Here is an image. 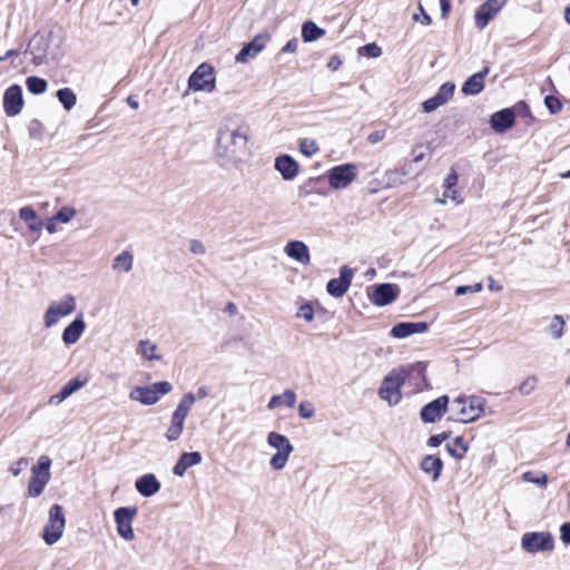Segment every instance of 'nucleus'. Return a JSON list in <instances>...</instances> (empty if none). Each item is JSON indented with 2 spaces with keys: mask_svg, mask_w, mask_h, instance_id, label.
<instances>
[{
  "mask_svg": "<svg viewBox=\"0 0 570 570\" xmlns=\"http://www.w3.org/2000/svg\"><path fill=\"white\" fill-rule=\"evenodd\" d=\"M248 127L236 120L225 119L217 129L215 155L223 167H236L249 155Z\"/></svg>",
  "mask_w": 570,
  "mask_h": 570,
  "instance_id": "1",
  "label": "nucleus"
},
{
  "mask_svg": "<svg viewBox=\"0 0 570 570\" xmlns=\"http://www.w3.org/2000/svg\"><path fill=\"white\" fill-rule=\"evenodd\" d=\"M424 371L425 367L421 363L391 371L382 382L379 396L391 406L399 404L402 399L401 387L413 381L416 390H420L421 383L424 382Z\"/></svg>",
  "mask_w": 570,
  "mask_h": 570,
  "instance_id": "2",
  "label": "nucleus"
},
{
  "mask_svg": "<svg viewBox=\"0 0 570 570\" xmlns=\"http://www.w3.org/2000/svg\"><path fill=\"white\" fill-rule=\"evenodd\" d=\"M61 41L52 31L47 35H36L29 42V52L35 65L57 61L61 57Z\"/></svg>",
  "mask_w": 570,
  "mask_h": 570,
  "instance_id": "3",
  "label": "nucleus"
},
{
  "mask_svg": "<svg viewBox=\"0 0 570 570\" xmlns=\"http://www.w3.org/2000/svg\"><path fill=\"white\" fill-rule=\"evenodd\" d=\"M485 400L480 396H459L453 400L450 419L455 422L470 423L484 413Z\"/></svg>",
  "mask_w": 570,
  "mask_h": 570,
  "instance_id": "4",
  "label": "nucleus"
},
{
  "mask_svg": "<svg viewBox=\"0 0 570 570\" xmlns=\"http://www.w3.org/2000/svg\"><path fill=\"white\" fill-rule=\"evenodd\" d=\"M51 459L48 455H41L38 463L31 468V478L28 483V494L31 498H38L42 494L46 485L50 481Z\"/></svg>",
  "mask_w": 570,
  "mask_h": 570,
  "instance_id": "5",
  "label": "nucleus"
},
{
  "mask_svg": "<svg viewBox=\"0 0 570 570\" xmlns=\"http://www.w3.org/2000/svg\"><path fill=\"white\" fill-rule=\"evenodd\" d=\"M266 441L269 446L277 451L271 458V466L277 471L283 470L286 466L289 455L294 450L288 438L277 432H269L267 434Z\"/></svg>",
  "mask_w": 570,
  "mask_h": 570,
  "instance_id": "6",
  "label": "nucleus"
},
{
  "mask_svg": "<svg viewBox=\"0 0 570 570\" xmlns=\"http://www.w3.org/2000/svg\"><path fill=\"white\" fill-rule=\"evenodd\" d=\"M75 309L76 297L71 294L65 295L59 301L51 302L43 314L45 327H53L61 318L69 316Z\"/></svg>",
  "mask_w": 570,
  "mask_h": 570,
  "instance_id": "7",
  "label": "nucleus"
},
{
  "mask_svg": "<svg viewBox=\"0 0 570 570\" xmlns=\"http://www.w3.org/2000/svg\"><path fill=\"white\" fill-rule=\"evenodd\" d=\"M171 390L173 386L167 381L146 386H135L129 393V399L145 405H153L159 401L160 396L168 394Z\"/></svg>",
  "mask_w": 570,
  "mask_h": 570,
  "instance_id": "8",
  "label": "nucleus"
},
{
  "mask_svg": "<svg viewBox=\"0 0 570 570\" xmlns=\"http://www.w3.org/2000/svg\"><path fill=\"white\" fill-rule=\"evenodd\" d=\"M66 525L63 509L59 504H53L49 510V518L45 525L42 539L48 546L57 543L62 537Z\"/></svg>",
  "mask_w": 570,
  "mask_h": 570,
  "instance_id": "9",
  "label": "nucleus"
},
{
  "mask_svg": "<svg viewBox=\"0 0 570 570\" xmlns=\"http://www.w3.org/2000/svg\"><path fill=\"white\" fill-rule=\"evenodd\" d=\"M521 548L528 553L550 552L554 549V538L550 532H525Z\"/></svg>",
  "mask_w": 570,
  "mask_h": 570,
  "instance_id": "10",
  "label": "nucleus"
},
{
  "mask_svg": "<svg viewBox=\"0 0 570 570\" xmlns=\"http://www.w3.org/2000/svg\"><path fill=\"white\" fill-rule=\"evenodd\" d=\"M188 87L194 91L213 92L216 88L214 68L206 62L200 63L190 75Z\"/></svg>",
  "mask_w": 570,
  "mask_h": 570,
  "instance_id": "11",
  "label": "nucleus"
},
{
  "mask_svg": "<svg viewBox=\"0 0 570 570\" xmlns=\"http://www.w3.org/2000/svg\"><path fill=\"white\" fill-rule=\"evenodd\" d=\"M328 184L334 189H344L357 177V167L354 164H343L328 171Z\"/></svg>",
  "mask_w": 570,
  "mask_h": 570,
  "instance_id": "12",
  "label": "nucleus"
},
{
  "mask_svg": "<svg viewBox=\"0 0 570 570\" xmlns=\"http://www.w3.org/2000/svg\"><path fill=\"white\" fill-rule=\"evenodd\" d=\"M137 513L136 507H121L114 512L117 532L126 541H131L135 538L131 522Z\"/></svg>",
  "mask_w": 570,
  "mask_h": 570,
  "instance_id": "13",
  "label": "nucleus"
},
{
  "mask_svg": "<svg viewBox=\"0 0 570 570\" xmlns=\"http://www.w3.org/2000/svg\"><path fill=\"white\" fill-rule=\"evenodd\" d=\"M24 101L19 85L8 87L3 95V109L7 116L13 117L21 112Z\"/></svg>",
  "mask_w": 570,
  "mask_h": 570,
  "instance_id": "14",
  "label": "nucleus"
},
{
  "mask_svg": "<svg viewBox=\"0 0 570 570\" xmlns=\"http://www.w3.org/2000/svg\"><path fill=\"white\" fill-rule=\"evenodd\" d=\"M449 405V396L442 395L424 405L421 410V420L424 423H434L443 416Z\"/></svg>",
  "mask_w": 570,
  "mask_h": 570,
  "instance_id": "15",
  "label": "nucleus"
},
{
  "mask_svg": "<svg viewBox=\"0 0 570 570\" xmlns=\"http://www.w3.org/2000/svg\"><path fill=\"white\" fill-rule=\"evenodd\" d=\"M508 0H488L475 12V24L484 29Z\"/></svg>",
  "mask_w": 570,
  "mask_h": 570,
  "instance_id": "16",
  "label": "nucleus"
},
{
  "mask_svg": "<svg viewBox=\"0 0 570 570\" xmlns=\"http://www.w3.org/2000/svg\"><path fill=\"white\" fill-rule=\"evenodd\" d=\"M354 271L348 266H343L340 269V277L333 278L327 283V292L334 297H342L350 288Z\"/></svg>",
  "mask_w": 570,
  "mask_h": 570,
  "instance_id": "17",
  "label": "nucleus"
},
{
  "mask_svg": "<svg viewBox=\"0 0 570 570\" xmlns=\"http://www.w3.org/2000/svg\"><path fill=\"white\" fill-rule=\"evenodd\" d=\"M454 89V83H443L433 97L422 102V111L430 114L436 110L439 107L445 105L452 98Z\"/></svg>",
  "mask_w": 570,
  "mask_h": 570,
  "instance_id": "18",
  "label": "nucleus"
},
{
  "mask_svg": "<svg viewBox=\"0 0 570 570\" xmlns=\"http://www.w3.org/2000/svg\"><path fill=\"white\" fill-rule=\"evenodd\" d=\"M269 36L267 33L257 35L250 42L245 45L237 53L235 60L239 63L247 62L250 58L256 57L266 47Z\"/></svg>",
  "mask_w": 570,
  "mask_h": 570,
  "instance_id": "19",
  "label": "nucleus"
},
{
  "mask_svg": "<svg viewBox=\"0 0 570 570\" xmlns=\"http://www.w3.org/2000/svg\"><path fill=\"white\" fill-rule=\"evenodd\" d=\"M400 294V288L395 284H381L375 287L371 294V301L377 306H385L391 304Z\"/></svg>",
  "mask_w": 570,
  "mask_h": 570,
  "instance_id": "20",
  "label": "nucleus"
},
{
  "mask_svg": "<svg viewBox=\"0 0 570 570\" xmlns=\"http://www.w3.org/2000/svg\"><path fill=\"white\" fill-rule=\"evenodd\" d=\"M429 330L426 322H401L391 328V335L395 338H405L412 334L424 333Z\"/></svg>",
  "mask_w": 570,
  "mask_h": 570,
  "instance_id": "21",
  "label": "nucleus"
},
{
  "mask_svg": "<svg viewBox=\"0 0 570 570\" xmlns=\"http://www.w3.org/2000/svg\"><path fill=\"white\" fill-rule=\"evenodd\" d=\"M86 330L82 314L77 316L62 332L61 338L66 345L77 343Z\"/></svg>",
  "mask_w": 570,
  "mask_h": 570,
  "instance_id": "22",
  "label": "nucleus"
},
{
  "mask_svg": "<svg viewBox=\"0 0 570 570\" xmlns=\"http://www.w3.org/2000/svg\"><path fill=\"white\" fill-rule=\"evenodd\" d=\"M490 68L484 67L481 71L469 77L463 83L461 90L464 95L475 96L484 88V79L489 75Z\"/></svg>",
  "mask_w": 570,
  "mask_h": 570,
  "instance_id": "23",
  "label": "nucleus"
},
{
  "mask_svg": "<svg viewBox=\"0 0 570 570\" xmlns=\"http://www.w3.org/2000/svg\"><path fill=\"white\" fill-rule=\"evenodd\" d=\"M515 115L511 109H502L491 116L490 124L494 131L502 134L514 125Z\"/></svg>",
  "mask_w": 570,
  "mask_h": 570,
  "instance_id": "24",
  "label": "nucleus"
},
{
  "mask_svg": "<svg viewBox=\"0 0 570 570\" xmlns=\"http://www.w3.org/2000/svg\"><path fill=\"white\" fill-rule=\"evenodd\" d=\"M275 169L285 180H292L298 175V164L288 155H282L275 159Z\"/></svg>",
  "mask_w": 570,
  "mask_h": 570,
  "instance_id": "25",
  "label": "nucleus"
},
{
  "mask_svg": "<svg viewBox=\"0 0 570 570\" xmlns=\"http://www.w3.org/2000/svg\"><path fill=\"white\" fill-rule=\"evenodd\" d=\"M135 487L142 497L149 498L160 490L161 484L155 474L147 473L136 480Z\"/></svg>",
  "mask_w": 570,
  "mask_h": 570,
  "instance_id": "26",
  "label": "nucleus"
},
{
  "mask_svg": "<svg viewBox=\"0 0 570 570\" xmlns=\"http://www.w3.org/2000/svg\"><path fill=\"white\" fill-rule=\"evenodd\" d=\"M285 254L302 263V264H308L309 263V252L308 247L305 243L301 240H291L286 244L284 248Z\"/></svg>",
  "mask_w": 570,
  "mask_h": 570,
  "instance_id": "27",
  "label": "nucleus"
},
{
  "mask_svg": "<svg viewBox=\"0 0 570 570\" xmlns=\"http://www.w3.org/2000/svg\"><path fill=\"white\" fill-rule=\"evenodd\" d=\"M85 385V381L76 377L71 381H69L67 384L62 386V389L59 391V393L52 395L49 399L50 404L59 405L62 403L66 399H68L72 393L80 390Z\"/></svg>",
  "mask_w": 570,
  "mask_h": 570,
  "instance_id": "28",
  "label": "nucleus"
},
{
  "mask_svg": "<svg viewBox=\"0 0 570 570\" xmlns=\"http://www.w3.org/2000/svg\"><path fill=\"white\" fill-rule=\"evenodd\" d=\"M420 466L424 473L431 476L432 481H436L443 469V462L435 455H426L421 461Z\"/></svg>",
  "mask_w": 570,
  "mask_h": 570,
  "instance_id": "29",
  "label": "nucleus"
},
{
  "mask_svg": "<svg viewBox=\"0 0 570 570\" xmlns=\"http://www.w3.org/2000/svg\"><path fill=\"white\" fill-rule=\"evenodd\" d=\"M296 403V394L292 390H285L282 394L274 395L267 404L268 410H274L278 406L294 407Z\"/></svg>",
  "mask_w": 570,
  "mask_h": 570,
  "instance_id": "30",
  "label": "nucleus"
},
{
  "mask_svg": "<svg viewBox=\"0 0 570 570\" xmlns=\"http://www.w3.org/2000/svg\"><path fill=\"white\" fill-rule=\"evenodd\" d=\"M134 266V255L129 250H122L112 261V271L129 273Z\"/></svg>",
  "mask_w": 570,
  "mask_h": 570,
  "instance_id": "31",
  "label": "nucleus"
},
{
  "mask_svg": "<svg viewBox=\"0 0 570 570\" xmlns=\"http://www.w3.org/2000/svg\"><path fill=\"white\" fill-rule=\"evenodd\" d=\"M195 401H196V396H194L193 393L188 392V393L184 394V396L181 397L180 402L178 403L176 410L174 411L171 417L185 422Z\"/></svg>",
  "mask_w": 570,
  "mask_h": 570,
  "instance_id": "32",
  "label": "nucleus"
},
{
  "mask_svg": "<svg viewBox=\"0 0 570 570\" xmlns=\"http://www.w3.org/2000/svg\"><path fill=\"white\" fill-rule=\"evenodd\" d=\"M19 216L28 224V228L32 232H39L42 227V222L38 219V215L30 206L20 208Z\"/></svg>",
  "mask_w": 570,
  "mask_h": 570,
  "instance_id": "33",
  "label": "nucleus"
},
{
  "mask_svg": "<svg viewBox=\"0 0 570 570\" xmlns=\"http://www.w3.org/2000/svg\"><path fill=\"white\" fill-rule=\"evenodd\" d=\"M325 35V30L317 27L313 21H306L302 27V38L305 42L315 41Z\"/></svg>",
  "mask_w": 570,
  "mask_h": 570,
  "instance_id": "34",
  "label": "nucleus"
},
{
  "mask_svg": "<svg viewBox=\"0 0 570 570\" xmlns=\"http://www.w3.org/2000/svg\"><path fill=\"white\" fill-rule=\"evenodd\" d=\"M157 350L156 344L148 340H142L139 342L137 352L148 361H159L161 356L160 354H157Z\"/></svg>",
  "mask_w": 570,
  "mask_h": 570,
  "instance_id": "35",
  "label": "nucleus"
},
{
  "mask_svg": "<svg viewBox=\"0 0 570 570\" xmlns=\"http://www.w3.org/2000/svg\"><path fill=\"white\" fill-rule=\"evenodd\" d=\"M57 98L66 110H71L77 104V96L70 88L59 89Z\"/></svg>",
  "mask_w": 570,
  "mask_h": 570,
  "instance_id": "36",
  "label": "nucleus"
},
{
  "mask_svg": "<svg viewBox=\"0 0 570 570\" xmlns=\"http://www.w3.org/2000/svg\"><path fill=\"white\" fill-rule=\"evenodd\" d=\"M27 89L33 95H42L47 91L48 82L39 77L30 76L26 80Z\"/></svg>",
  "mask_w": 570,
  "mask_h": 570,
  "instance_id": "37",
  "label": "nucleus"
},
{
  "mask_svg": "<svg viewBox=\"0 0 570 570\" xmlns=\"http://www.w3.org/2000/svg\"><path fill=\"white\" fill-rule=\"evenodd\" d=\"M446 449L453 458L462 459L468 451V445L461 436H458L452 443L446 444Z\"/></svg>",
  "mask_w": 570,
  "mask_h": 570,
  "instance_id": "38",
  "label": "nucleus"
},
{
  "mask_svg": "<svg viewBox=\"0 0 570 570\" xmlns=\"http://www.w3.org/2000/svg\"><path fill=\"white\" fill-rule=\"evenodd\" d=\"M299 150L306 157H312L316 155L320 150L317 142L311 138H303L299 140Z\"/></svg>",
  "mask_w": 570,
  "mask_h": 570,
  "instance_id": "39",
  "label": "nucleus"
},
{
  "mask_svg": "<svg viewBox=\"0 0 570 570\" xmlns=\"http://www.w3.org/2000/svg\"><path fill=\"white\" fill-rule=\"evenodd\" d=\"M184 423L185 422L171 417V423L166 432V439L168 441H176L181 435Z\"/></svg>",
  "mask_w": 570,
  "mask_h": 570,
  "instance_id": "40",
  "label": "nucleus"
},
{
  "mask_svg": "<svg viewBox=\"0 0 570 570\" xmlns=\"http://www.w3.org/2000/svg\"><path fill=\"white\" fill-rule=\"evenodd\" d=\"M522 479L525 482L537 484L541 488H546L548 484V476L543 472H540L538 475H534L532 472L528 471L522 474Z\"/></svg>",
  "mask_w": 570,
  "mask_h": 570,
  "instance_id": "41",
  "label": "nucleus"
},
{
  "mask_svg": "<svg viewBox=\"0 0 570 570\" xmlns=\"http://www.w3.org/2000/svg\"><path fill=\"white\" fill-rule=\"evenodd\" d=\"M564 321L560 315H556L552 318L549 331L553 338L559 340L563 334Z\"/></svg>",
  "mask_w": 570,
  "mask_h": 570,
  "instance_id": "42",
  "label": "nucleus"
},
{
  "mask_svg": "<svg viewBox=\"0 0 570 570\" xmlns=\"http://www.w3.org/2000/svg\"><path fill=\"white\" fill-rule=\"evenodd\" d=\"M179 460L189 469L202 462V454L197 451L186 452L180 455Z\"/></svg>",
  "mask_w": 570,
  "mask_h": 570,
  "instance_id": "43",
  "label": "nucleus"
},
{
  "mask_svg": "<svg viewBox=\"0 0 570 570\" xmlns=\"http://www.w3.org/2000/svg\"><path fill=\"white\" fill-rule=\"evenodd\" d=\"M77 212L75 208L72 207H62L55 216L53 218L59 222V223H63V224H67L69 223L75 216H76Z\"/></svg>",
  "mask_w": 570,
  "mask_h": 570,
  "instance_id": "44",
  "label": "nucleus"
},
{
  "mask_svg": "<svg viewBox=\"0 0 570 570\" xmlns=\"http://www.w3.org/2000/svg\"><path fill=\"white\" fill-rule=\"evenodd\" d=\"M535 386H537V377L529 376L519 385L518 390H519L520 394L529 395L535 390Z\"/></svg>",
  "mask_w": 570,
  "mask_h": 570,
  "instance_id": "45",
  "label": "nucleus"
},
{
  "mask_svg": "<svg viewBox=\"0 0 570 570\" xmlns=\"http://www.w3.org/2000/svg\"><path fill=\"white\" fill-rule=\"evenodd\" d=\"M298 414L302 419H311L315 414V409L312 402L303 401L298 405Z\"/></svg>",
  "mask_w": 570,
  "mask_h": 570,
  "instance_id": "46",
  "label": "nucleus"
},
{
  "mask_svg": "<svg viewBox=\"0 0 570 570\" xmlns=\"http://www.w3.org/2000/svg\"><path fill=\"white\" fill-rule=\"evenodd\" d=\"M544 105L548 108V110L553 115L560 112L562 109V102L560 101V99L551 95L544 98Z\"/></svg>",
  "mask_w": 570,
  "mask_h": 570,
  "instance_id": "47",
  "label": "nucleus"
},
{
  "mask_svg": "<svg viewBox=\"0 0 570 570\" xmlns=\"http://www.w3.org/2000/svg\"><path fill=\"white\" fill-rule=\"evenodd\" d=\"M482 288H483L482 283H475L473 285H466V286H459L455 289V295L462 296V295L470 294V293H479L482 291Z\"/></svg>",
  "mask_w": 570,
  "mask_h": 570,
  "instance_id": "48",
  "label": "nucleus"
},
{
  "mask_svg": "<svg viewBox=\"0 0 570 570\" xmlns=\"http://www.w3.org/2000/svg\"><path fill=\"white\" fill-rule=\"evenodd\" d=\"M296 316L309 323L314 320V309L309 304H303L299 307Z\"/></svg>",
  "mask_w": 570,
  "mask_h": 570,
  "instance_id": "49",
  "label": "nucleus"
},
{
  "mask_svg": "<svg viewBox=\"0 0 570 570\" xmlns=\"http://www.w3.org/2000/svg\"><path fill=\"white\" fill-rule=\"evenodd\" d=\"M29 464V461L27 458H20L18 461L13 462L9 466V471L14 475L18 476L22 470H24Z\"/></svg>",
  "mask_w": 570,
  "mask_h": 570,
  "instance_id": "50",
  "label": "nucleus"
},
{
  "mask_svg": "<svg viewBox=\"0 0 570 570\" xmlns=\"http://www.w3.org/2000/svg\"><path fill=\"white\" fill-rule=\"evenodd\" d=\"M189 250L194 255L202 256L206 254V247L204 243L199 239H191L189 242Z\"/></svg>",
  "mask_w": 570,
  "mask_h": 570,
  "instance_id": "51",
  "label": "nucleus"
},
{
  "mask_svg": "<svg viewBox=\"0 0 570 570\" xmlns=\"http://www.w3.org/2000/svg\"><path fill=\"white\" fill-rule=\"evenodd\" d=\"M458 183V174L456 171L452 168L451 171L449 173V175L446 176V178L444 179V187H445V190H450L451 188H453Z\"/></svg>",
  "mask_w": 570,
  "mask_h": 570,
  "instance_id": "52",
  "label": "nucleus"
},
{
  "mask_svg": "<svg viewBox=\"0 0 570 570\" xmlns=\"http://www.w3.org/2000/svg\"><path fill=\"white\" fill-rule=\"evenodd\" d=\"M364 50L368 57L377 58L382 55L381 48L375 43H368L364 47Z\"/></svg>",
  "mask_w": 570,
  "mask_h": 570,
  "instance_id": "53",
  "label": "nucleus"
},
{
  "mask_svg": "<svg viewBox=\"0 0 570 570\" xmlns=\"http://www.w3.org/2000/svg\"><path fill=\"white\" fill-rule=\"evenodd\" d=\"M448 438V434L446 433H440V434H435V435H432L429 438L428 440V444L430 446H439L442 444V442Z\"/></svg>",
  "mask_w": 570,
  "mask_h": 570,
  "instance_id": "54",
  "label": "nucleus"
},
{
  "mask_svg": "<svg viewBox=\"0 0 570 570\" xmlns=\"http://www.w3.org/2000/svg\"><path fill=\"white\" fill-rule=\"evenodd\" d=\"M384 137H385V131L375 130L367 136V140L371 144H377V142L382 141L384 139Z\"/></svg>",
  "mask_w": 570,
  "mask_h": 570,
  "instance_id": "55",
  "label": "nucleus"
},
{
  "mask_svg": "<svg viewBox=\"0 0 570 570\" xmlns=\"http://www.w3.org/2000/svg\"><path fill=\"white\" fill-rule=\"evenodd\" d=\"M561 540L566 544H570V522L563 523L560 528Z\"/></svg>",
  "mask_w": 570,
  "mask_h": 570,
  "instance_id": "56",
  "label": "nucleus"
},
{
  "mask_svg": "<svg viewBox=\"0 0 570 570\" xmlns=\"http://www.w3.org/2000/svg\"><path fill=\"white\" fill-rule=\"evenodd\" d=\"M419 9H420L421 14H422V16H421V19H420V17H419L417 14H414V16H413V19H414V20H416V21H420V22H421L422 24H424V26H429V24H431L432 19H431V17H430L425 11H424L423 7H422V6H420V7H419Z\"/></svg>",
  "mask_w": 570,
  "mask_h": 570,
  "instance_id": "57",
  "label": "nucleus"
},
{
  "mask_svg": "<svg viewBox=\"0 0 570 570\" xmlns=\"http://www.w3.org/2000/svg\"><path fill=\"white\" fill-rule=\"evenodd\" d=\"M444 198L451 199V200L455 202L456 204L462 203L459 191L453 188L444 191Z\"/></svg>",
  "mask_w": 570,
  "mask_h": 570,
  "instance_id": "58",
  "label": "nucleus"
},
{
  "mask_svg": "<svg viewBox=\"0 0 570 570\" xmlns=\"http://www.w3.org/2000/svg\"><path fill=\"white\" fill-rule=\"evenodd\" d=\"M187 469L188 468L183 463V461L178 459V461L173 468V472L177 476H183L186 473Z\"/></svg>",
  "mask_w": 570,
  "mask_h": 570,
  "instance_id": "59",
  "label": "nucleus"
},
{
  "mask_svg": "<svg viewBox=\"0 0 570 570\" xmlns=\"http://www.w3.org/2000/svg\"><path fill=\"white\" fill-rule=\"evenodd\" d=\"M187 469L188 468L183 463V461L178 459V461L173 468V472L177 476H183L186 473Z\"/></svg>",
  "mask_w": 570,
  "mask_h": 570,
  "instance_id": "60",
  "label": "nucleus"
},
{
  "mask_svg": "<svg viewBox=\"0 0 570 570\" xmlns=\"http://www.w3.org/2000/svg\"><path fill=\"white\" fill-rule=\"evenodd\" d=\"M298 46V41L296 38H293L286 42V45L282 48L283 52H295Z\"/></svg>",
  "mask_w": 570,
  "mask_h": 570,
  "instance_id": "61",
  "label": "nucleus"
},
{
  "mask_svg": "<svg viewBox=\"0 0 570 570\" xmlns=\"http://www.w3.org/2000/svg\"><path fill=\"white\" fill-rule=\"evenodd\" d=\"M194 396H196V400H203V399L207 397L208 389L206 386L198 387L197 392H196V394H194Z\"/></svg>",
  "mask_w": 570,
  "mask_h": 570,
  "instance_id": "62",
  "label": "nucleus"
},
{
  "mask_svg": "<svg viewBox=\"0 0 570 570\" xmlns=\"http://www.w3.org/2000/svg\"><path fill=\"white\" fill-rule=\"evenodd\" d=\"M56 219L53 217H51L50 219L47 220L46 223V229L48 230V233L50 234H53L56 233L57 228H56Z\"/></svg>",
  "mask_w": 570,
  "mask_h": 570,
  "instance_id": "63",
  "label": "nucleus"
},
{
  "mask_svg": "<svg viewBox=\"0 0 570 570\" xmlns=\"http://www.w3.org/2000/svg\"><path fill=\"white\" fill-rule=\"evenodd\" d=\"M341 66V60L336 57H332L327 63V67L332 70H336Z\"/></svg>",
  "mask_w": 570,
  "mask_h": 570,
  "instance_id": "64",
  "label": "nucleus"
}]
</instances>
